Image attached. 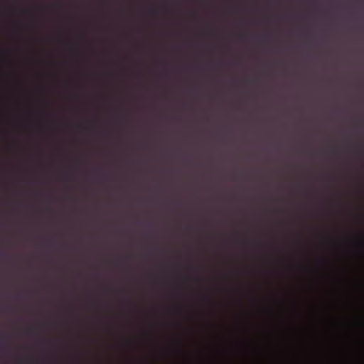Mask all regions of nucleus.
Wrapping results in <instances>:
<instances>
[{"instance_id":"1","label":"nucleus","mask_w":364,"mask_h":364,"mask_svg":"<svg viewBox=\"0 0 364 364\" xmlns=\"http://www.w3.org/2000/svg\"><path fill=\"white\" fill-rule=\"evenodd\" d=\"M1 53H6V50H4V49H1Z\"/></svg>"},{"instance_id":"2","label":"nucleus","mask_w":364,"mask_h":364,"mask_svg":"<svg viewBox=\"0 0 364 364\" xmlns=\"http://www.w3.org/2000/svg\"><path fill=\"white\" fill-rule=\"evenodd\" d=\"M154 9H151L150 10V12H154Z\"/></svg>"}]
</instances>
